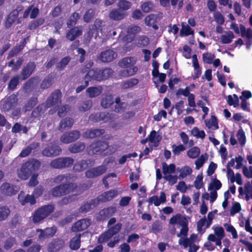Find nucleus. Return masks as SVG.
Listing matches in <instances>:
<instances>
[{"mask_svg": "<svg viewBox=\"0 0 252 252\" xmlns=\"http://www.w3.org/2000/svg\"><path fill=\"white\" fill-rule=\"evenodd\" d=\"M240 195H245L247 201L252 199V182H247L244 185V189L241 187L238 189Z\"/></svg>", "mask_w": 252, "mask_h": 252, "instance_id": "obj_8", "label": "nucleus"}, {"mask_svg": "<svg viewBox=\"0 0 252 252\" xmlns=\"http://www.w3.org/2000/svg\"><path fill=\"white\" fill-rule=\"evenodd\" d=\"M116 211L115 207H111L104 209L100 212V215H103L105 217H109L113 215Z\"/></svg>", "mask_w": 252, "mask_h": 252, "instance_id": "obj_54", "label": "nucleus"}, {"mask_svg": "<svg viewBox=\"0 0 252 252\" xmlns=\"http://www.w3.org/2000/svg\"><path fill=\"white\" fill-rule=\"evenodd\" d=\"M120 99L119 98L116 99V107L115 111L117 112H120L123 111L126 108L127 105L125 103H120Z\"/></svg>", "mask_w": 252, "mask_h": 252, "instance_id": "obj_56", "label": "nucleus"}, {"mask_svg": "<svg viewBox=\"0 0 252 252\" xmlns=\"http://www.w3.org/2000/svg\"><path fill=\"white\" fill-rule=\"evenodd\" d=\"M35 65L34 63H29L26 67L23 68L22 75L23 79H25L29 77L32 73L35 68Z\"/></svg>", "mask_w": 252, "mask_h": 252, "instance_id": "obj_32", "label": "nucleus"}, {"mask_svg": "<svg viewBox=\"0 0 252 252\" xmlns=\"http://www.w3.org/2000/svg\"><path fill=\"white\" fill-rule=\"evenodd\" d=\"M227 103L229 105H232L234 107L238 106L239 99L238 96L234 94L233 95H229L227 96Z\"/></svg>", "mask_w": 252, "mask_h": 252, "instance_id": "obj_44", "label": "nucleus"}, {"mask_svg": "<svg viewBox=\"0 0 252 252\" xmlns=\"http://www.w3.org/2000/svg\"><path fill=\"white\" fill-rule=\"evenodd\" d=\"M113 236L110 234V232L107 230L105 232L102 234L98 238V241L100 243H104L108 241Z\"/></svg>", "mask_w": 252, "mask_h": 252, "instance_id": "obj_59", "label": "nucleus"}, {"mask_svg": "<svg viewBox=\"0 0 252 252\" xmlns=\"http://www.w3.org/2000/svg\"><path fill=\"white\" fill-rule=\"evenodd\" d=\"M136 63V60L134 57H126L122 59L119 63L120 66L127 68L121 71V75L124 77L132 76L135 74L138 68L134 64Z\"/></svg>", "mask_w": 252, "mask_h": 252, "instance_id": "obj_3", "label": "nucleus"}, {"mask_svg": "<svg viewBox=\"0 0 252 252\" xmlns=\"http://www.w3.org/2000/svg\"><path fill=\"white\" fill-rule=\"evenodd\" d=\"M126 15V12H120L117 9L112 10L109 14L110 18L115 20H121Z\"/></svg>", "mask_w": 252, "mask_h": 252, "instance_id": "obj_33", "label": "nucleus"}, {"mask_svg": "<svg viewBox=\"0 0 252 252\" xmlns=\"http://www.w3.org/2000/svg\"><path fill=\"white\" fill-rule=\"evenodd\" d=\"M141 31V28L138 26H131L127 29V34L126 36V40L128 42L132 41L136 33Z\"/></svg>", "mask_w": 252, "mask_h": 252, "instance_id": "obj_19", "label": "nucleus"}, {"mask_svg": "<svg viewBox=\"0 0 252 252\" xmlns=\"http://www.w3.org/2000/svg\"><path fill=\"white\" fill-rule=\"evenodd\" d=\"M236 137L241 146H244L246 143V138L245 132L242 129H240L238 130L236 134Z\"/></svg>", "mask_w": 252, "mask_h": 252, "instance_id": "obj_45", "label": "nucleus"}, {"mask_svg": "<svg viewBox=\"0 0 252 252\" xmlns=\"http://www.w3.org/2000/svg\"><path fill=\"white\" fill-rule=\"evenodd\" d=\"M80 136V133L78 131H73L68 133L63 134L61 138L63 143L67 144L77 139Z\"/></svg>", "mask_w": 252, "mask_h": 252, "instance_id": "obj_12", "label": "nucleus"}, {"mask_svg": "<svg viewBox=\"0 0 252 252\" xmlns=\"http://www.w3.org/2000/svg\"><path fill=\"white\" fill-rule=\"evenodd\" d=\"M18 15V13L17 11H13L9 14L5 22V26L7 28L11 27L12 24L16 20Z\"/></svg>", "mask_w": 252, "mask_h": 252, "instance_id": "obj_36", "label": "nucleus"}, {"mask_svg": "<svg viewBox=\"0 0 252 252\" xmlns=\"http://www.w3.org/2000/svg\"><path fill=\"white\" fill-rule=\"evenodd\" d=\"M113 103V99L111 95H106L103 98L101 104L104 108L109 107Z\"/></svg>", "mask_w": 252, "mask_h": 252, "instance_id": "obj_52", "label": "nucleus"}, {"mask_svg": "<svg viewBox=\"0 0 252 252\" xmlns=\"http://www.w3.org/2000/svg\"><path fill=\"white\" fill-rule=\"evenodd\" d=\"M73 124V120L72 119H65L63 120L60 125V129H64L66 128L70 127Z\"/></svg>", "mask_w": 252, "mask_h": 252, "instance_id": "obj_48", "label": "nucleus"}, {"mask_svg": "<svg viewBox=\"0 0 252 252\" xmlns=\"http://www.w3.org/2000/svg\"><path fill=\"white\" fill-rule=\"evenodd\" d=\"M219 152L223 162L225 161L228 156V152L225 147L223 145H221L219 150Z\"/></svg>", "mask_w": 252, "mask_h": 252, "instance_id": "obj_63", "label": "nucleus"}, {"mask_svg": "<svg viewBox=\"0 0 252 252\" xmlns=\"http://www.w3.org/2000/svg\"><path fill=\"white\" fill-rule=\"evenodd\" d=\"M158 19V16L153 14L148 15L145 19V24L149 27H152L155 30H158V27L155 24Z\"/></svg>", "mask_w": 252, "mask_h": 252, "instance_id": "obj_25", "label": "nucleus"}, {"mask_svg": "<svg viewBox=\"0 0 252 252\" xmlns=\"http://www.w3.org/2000/svg\"><path fill=\"white\" fill-rule=\"evenodd\" d=\"M87 166V162L85 160H82L74 165V169L75 171H80L86 169Z\"/></svg>", "mask_w": 252, "mask_h": 252, "instance_id": "obj_60", "label": "nucleus"}, {"mask_svg": "<svg viewBox=\"0 0 252 252\" xmlns=\"http://www.w3.org/2000/svg\"><path fill=\"white\" fill-rule=\"evenodd\" d=\"M108 147L106 143L104 142H99L96 144H93L90 146V150L93 153H96L98 152L104 151Z\"/></svg>", "mask_w": 252, "mask_h": 252, "instance_id": "obj_23", "label": "nucleus"}, {"mask_svg": "<svg viewBox=\"0 0 252 252\" xmlns=\"http://www.w3.org/2000/svg\"><path fill=\"white\" fill-rule=\"evenodd\" d=\"M205 124L208 128L212 130H216L218 129V123L216 117L212 115L209 120H205Z\"/></svg>", "mask_w": 252, "mask_h": 252, "instance_id": "obj_27", "label": "nucleus"}, {"mask_svg": "<svg viewBox=\"0 0 252 252\" xmlns=\"http://www.w3.org/2000/svg\"><path fill=\"white\" fill-rule=\"evenodd\" d=\"M131 3L126 0H120L118 3V7L120 9L126 10L130 8Z\"/></svg>", "mask_w": 252, "mask_h": 252, "instance_id": "obj_62", "label": "nucleus"}, {"mask_svg": "<svg viewBox=\"0 0 252 252\" xmlns=\"http://www.w3.org/2000/svg\"><path fill=\"white\" fill-rule=\"evenodd\" d=\"M61 93L59 91H56L55 93L53 94L51 96V98L49 99L48 103L50 102L51 106L58 105L59 103H60V97Z\"/></svg>", "mask_w": 252, "mask_h": 252, "instance_id": "obj_39", "label": "nucleus"}, {"mask_svg": "<svg viewBox=\"0 0 252 252\" xmlns=\"http://www.w3.org/2000/svg\"><path fill=\"white\" fill-rule=\"evenodd\" d=\"M206 224L207 219L205 217L200 219L197 224V231L201 234L204 233L206 229Z\"/></svg>", "mask_w": 252, "mask_h": 252, "instance_id": "obj_42", "label": "nucleus"}, {"mask_svg": "<svg viewBox=\"0 0 252 252\" xmlns=\"http://www.w3.org/2000/svg\"><path fill=\"white\" fill-rule=\"evenodd\" d=\"M63 244L61 240H54L49 244L48 250L49 252H57L63 247Z\"/></svg>", "mask_w": 252, "mask_h": 252, "instance_id": "obj_21", "label": "nucleus"}, {"mask_svg": "<svg viewBox=\"0 0 252 252\" xmlns=\"http://www.w3.org/2000/svg\"><path fill=\"white\" fill-rule=\"evenodd\" d=\"M18 190V187L10 185L8 183H3L0 187L1 192L7 196H11L15 194Z\"/></svg>", "mask_w": 252, "mask_h": 252, "instance_id": "obj_11", "label": "nucleus"}, {"mask_svg": "<svg viewBox=\"0 0 252 252\" xmlns=\"http://www.w3.org/2000/svg\"><path fill=\"white\" fill-rule=\"evenodd\" d=\"M89 96L94 97L98 95L101 93L100 87H90L86 91Z\"/></svg>", "mask_w": 252, "mask_h": 252, "instance_id": "obj_40", "label": "nucleus"}, {"mask_svg": "<svg viewBox=\"0 0 252 252\" xmlns=\"http://www.w3.org/2000/svg\"><path fill=\"white\" fill-rule=\"evenodd\" d=\"M74 187L73 184L60 185L54 188L52 190V194L54 196H59L70 192Z\"/></svg>", "mask_w": 252, "mask_h": 252, "instance_id": "obj_7", "label": "nucleus"}, {"mask_svg": "<svg viewBox=\"0 0 252 252\" xmlns=\"http://www.w3.org/2000/svg\"><path fill=\"white\" fill-rule=\"evenodd\" d=\"M82 30L78 27L71 29L67 33L66 37L71 41L73 40L76 37L82 34Z\"/></svg>", "mask_w": 252, "mask_h": 252, "instance_id": "obj_30", "label": "nucleus"}, {"mask_svg": "<svg viewBox=\"0 0 252 252\" xmlns=\"http://www.w3.org/2000/svg\"><path fill=\"white\" fill-rule=\"evenodd\" d=\"M103 129H92L87 130L83 134V136L85 138H93L96 136L102 135L104 133Z\"/></svg>", "mask_w": 252, "mask_h": 252, "instance_id": "obj_29", "label": "nucleus"}, {"mask_svg": "<svg viewBox=\"0 0 252 252\" xmlns=\"http://www.w3.org/2000/svg\"><path fill=\"white\" fill-rule=\"evenodd\" d=\"M202 56L203 62L208 64L212 63L213 60L215 58V55L210 53H204Z\"/></svg>", "mask_w": 252, "mask_h": 252, "instance_id": "obj_57", "label": "nucleus"}, {"mask_svg": "<svg viewBox=\"0 0 252 252\" xmlns=\"http://www.w3.org/2000/svg\"><path fill=\"white\" fill-rule=\"evenodd\" d=\"M118 194L117 191L114 190L105 192L98 197V200L102 202L110 200Z\"/></svg>", "mask_w": 252, "mask_h": 252, "instance_id": "obj_22", "label": "nucleus"}, {"mask_svg": "<svg viewBox=\"0 0 252 252\" xmlns=\"http://www.w3.org/2000/svg\"><path fill=\"white\" fill-rule=\"evenodd\" d=\"M162 170L164 176L170 175L175 170V165L174 164L167 165L166 163L162 164Z\"/></svg>", "mask_w": 252, "mask_h": 252, "instance_id": "obj_38", "label": "nucleus"}, {"mask_svg": "<svg viewBox=\"0 0 252 252\" xmlns=\"http://www.w3.org/2000/svg\"><path fill=\"white\" fill-rule=\"evenodd\" d=\"M200 149L196 146H194L187 151V156L189 158L194 159L197 158L200 155Z\"/></svg>", "mask_w": 252, "mask_h": 252, "instance_id": "obj_37", "label": "nucleus"}, {"mask_svg": "<svg viewBox=\"0 0 252 252\" xmlns=\"http://www.w3.org/2000/svg\"><path fill=\"white\" fill-rule=\"evenodd\" d=\"M214 234H210L208 236V240L213 241L216 246H221V240L225 236L223 228L219 225H214L212 227Z\"/></svg>", "mask_w": 252, "mask_h": 252, "instance_id": "obj_4", "label": "nucleus"}, {"mask_svg": "<svg viewBox=\"0 0 252 252\" xmlns=\"http://www.w3.org/2000/svg\"><path fill=\"white\" fill-rule=\"evenodd\" d=\"M40 166V162L36 159L30 160L23 164L17 170L18 176L22 180H27L32 171L37 170Z\"/></svg>", "mask_w": 252, "mask_h": 252, "instance_id": "obj_2", "label": "nucleus"}, {"mask_svg": "<svg viewBox=\"0 0 252 252\" xmlns=\"http://www.w3.org/2000/svg\"><path fill=\"white\" fill-rule=\"evenodd\" d=\"M154 7V5L151 2H145L141 6V8L143 11L146 13H148L152 11Z\"/></svg>", "mask_w": 252, "mask_h": 252, "instance_id": "obj_58", "label": "nucleus"}, {"mask_svg": "<svg viewBox=\"0 0 252 252\" xmlns=\"http://www.w3.org/2000/svg\"><path fill=\"white\" fill-rule=\"evenodd\" d=\"M234 35L230 31H226L220 37V41L222 44H229L234 38Z\"/></svg>", "mask_w": 252, "mask_h": 252, "instance_id": "obj_26", "label": "nucleus"}, {"mask_svg": "<svg viewBox=\"0 0 252 252\" xmlns=\"http://www.w3.org/2000/svg\"><path fill=\"white\" fill-rule=\"evenodd\" d=\"M221 187V183L220 182L216 179H214L212 180L211 183L210 184L208 189L209 190H217L220 189Z\"/></svg>", "mask_w": 252, "mask_h": 252, "instance_id": "obj_53", "label": "nucleus"}, {"mask_svg": "<svg viewBox=\"0 0 252 252\" xmlns=\"http://www.w3.org/2000/svg\"><path fill=\"white\" fill-rule=\"evenodd\" d=\"M240 31L242 36H245L248 38L252 37V30L250 28L246 29L243 25H241Z\"/></svg>", "mask_w": 252, "mask_h": 252, "instance_id": "obj_55", "label": "nucleus"}, {"mask_svg": "<svg viewBox=\"0 0 252 252\" xmlns=\"http://www.w3.org/2000/svg\"><path fill=\"white\" fill-rule=\"evenodd\" d=\"M191 133L193 136L197 138L201 139H203L206 135L205 132L203 130H199V129L196 127H194L191 130Z\"/></svg>", "mask_w": 252, "mask_h": 252, "instance_id": "obj_49", "label": "nucleus"}, {"mask_svg": "<svg viewBox=\"0 0 252 252\" xmlns=\"http://www.w3.org/2000/svg\"><path fill=\"white\" fill-rule=\"evenodd\" d=\"M85 148V145L82 143H77L73 145L70 146L69 147V151L72 153H78Z\"/></svg>", "mask_w": 252, "mask_h": 252, "instance_id": "obj_50", "label": "nucleus"}, {"mask_svg": "<svg viewBox=\"0 0 252 252\" xmlns=\"http://www.w3.org/2000/svg\"><path fill=\"white\" fill-rule=\"evenodd\" d=\"M162 137L155 130H152L148 136V140L154 146L157 147L161 140Z\"/></svg>", "mask_w": 252, "mask_h": 252, "instance_id": "obj_24", "label": "nucleus"}, {"mask_svg": "<svg viewBox=\"0 0 252 252\" xmlns=\"http://www.w3.org/2000/svg\"><path fill=\"white\" fill-rule=\"evenodd\" d=\"M102 24V22L100 20H96L94 24V25L92 27V29H90L88 34L89 36L94 34V36L96 38L97 36H99L98 34V31L100 30V32L102 31V29H101V25Z\"/></svg>", "mask_w": 252, "mask_h": 252, "instance_id": "obj_20", "label": "nucleus"}, {"mask_svg": "<svg viewBox=\"0 0 252 252\" xmlns=\"http://www.w3.org/2000/svg\"><path fill=\"white\" fill-rule=\"evenodd\" d=\"M91 224L90 220L82 219L77 221L72 227L73 231H79L86 229Z\"/></svg>", "mask_w": 252, "mask_h": 252, "instance_id": "obj_14", "label": "nucleus"}, {"mask_svg": "<svg viewBox=\"0 0 252 252\" xmlns=\"http://www.w3.org/2000/svg\"><path fill=\"white\" fill-rule=\"evenodd\" d=\"M89 238V234L83 233L82 235H76L73 237L70 241L69 247L72 250H77L80 246L81 237Z\"/></svg>", "mask_w": 252, "mask_h": 252, "instance_id": "obj_18", "label": "nucleus"}, {"mask_svg": "<svg viewBox=\"0 0 252 252\" xmlns=\"http://www.w3.org/2000/svg\"><path fill=\"white\" fill-rule=\"evenodd\" d=\"M189 221L187 218L181 214L173 216L169 220L168 230L172 235L176 233V229L181 227L177 237L187 236L189 231Z\"/></svg>", "mask_w": 252, "mask_h": 252, "instance_id": "obj_1", "label": "nucleus"}, {"mask_svg": "<svg viewBox=\"0 0 252 252\" xmlns=\"http://www.w3.org/2000/svg\"><path fill=\"white\" fill-rule=\"evenodd\" d=\"M38 233V238L40 239H46L53 236L56 232V229L55 227L47 228L45 230L37 229Z\"/></svg>", "mask_w": 252, "mask_h": 252, "instance_id": "obj_15", "label": "nucleus"}, {"mask_svg": "<svg viewBox=\"0 0 252 252\" xmlns=\"http://www.w3.org/2000/svg\"><path fill=\"white\" fill-rule=\"evenodd\" d=\"M186 236L179 237L180 239L178 243L180 245H182L184 248H187L189 246L194 245V243L199 241L198 235L195 234H192L189 238H186Z\"/></svg>", "mask_w": 252, "mask_h": 252, "instance_id": "obj_6", "label": "nucleus"}, {"mask_svg": "<svg viewBox=\"0 0 252 252\" xmlns=\"http://www.w3.org/2000/svg\"><path fill=\"white\" fill-rule=\"evenodd\" d=\"M54 210L52 205L45 206L38 209L34 214L32 220L35 223L42 220L50 214Z\"/></svg>", "mask_w": 252, "mask_h": 252, "instance_id": "obj_5", "label": "nucleus"}, {"mask_svg": "<svg viewBox=\"0 0 252 252\" xmlns=\"http://www.w3.org/2000/svg\"><path fill=\"white\" fill-rule=\"evenodd\" d=\"M192 65L194 69V78H198L201 74V70L200 68L196 55L192 56Z\"/></svg>", "mask_w": 252, "mask_h": 252, "instance_id": "obj_31", "label": "nucleus"}, {"mask_svg": "<svg viewBox=\"0 0 252 252\" xmlns=\"http://www.w3.org/2000/svg\"><path fill=\"white\" fill-rule=\"evenodd\" d=\"M182 29L180 31V36H188L189 35H193V31L191 30L190 27L185 23H182Z\"/></svg>", "mask_w": 252, "mask_h": 252, "instance_id": "obj_35", "label": "nucleus"}, {"mask_svg": "<svg viewBox=\"0 0 252 252\" xmlns=\"http://www.w3.org/2000/svg\"><path fill=\"white\" fill-rule=\"evenodd\" d=\"M203 176L201 174H199L194 182V186L196 189H200L203 187Z\"/></svg>", "mask_w": 252, "mask_h": 252, "instance_id": "obj_64", "label": "nucleus"}, {"mask_svg": "<svg viewBox=\"0 0 252 252\" xmlns=\"http://www.w3.org/2000/svg\"><path fill=\"white\" fill-rule=\"evenodd\" d=\"M44 22L43 18H40L35 20L31 21L29 25V28L30 30L36 29L38 26L42 25Z\"/></svg>", "mask_w": 252, "mask_h": 252, "instance_id": "obj_51", "label": "nucleus"}, {"mask_svg": "<svg viewBox=\"0 0 252 252\" xmlns=\"http://www.w3.org/2000/svg\"><path fill=\"white\" fill-rule=\"evenodd\" d=\"M63 158H58L53 160L50 163V166L55 168H60L63 167Z\"/></svg>", "mask_w": 252, "mask_h": 252, "instance_id": "obj_61", "label": "nucleus"}, {"mask_svg": "<svg viewBox=\"0 0 252 252\" xmlns=\"http://www.w3.org/2000/svg\"><path fill=\"white\" fill-rule=\"evenodd\" d=\"M178 172H179V177L180 179H184L190 175L192 172V170L189 166H184L179 169Z\"/></svg>", "mask_w": 252, "mask_h": 252, "instance_id": "obj_34", "label": "nucleus"}, {"mask_svg": "<svg viewBox=\"0 0 252 252\" xmlns=\"http://www.w3.org/2000/svg\"><path fill=\"white\" fill-rule=\"evenodd\" d=\"M117 56V54L116 52L109 49L101 53L100 59L103 62H110L115 59Z\"/></svg>", "mask_w": 252, "mask_h": 252, "instance_id": "obj_16", "label": "nucleus"}, {"mask_svg": "<svg viewBox=\"0 0 252 252\" xmlns=\"http://www.w3.org/2000/svg\"><path fill=\"white\" fill-rule=\"evenodd\" d=\"M106 170L104 165L99 166L88 170L86 172V175L88 178H94L103 174Z\"/></svg>", "mask_w": 252, "mask_h": 252, "instance_id": "obj_9", "label": "nucleus"}, {"mask_svg": "<svg viewBox=\"0 0 252 252\" xmlns=\"http://www.w3.org/2000/svg\"><path fill=\"white\" fill-rule=\"evenodd\" d=\"M100 72H101L102 76H95V78L96 80L100 81L103 79H106L109 77L113 73V71L110 68H105L103 69L102 71H100Z\"/></svg>", "mask_w": 252, "mask_h": 252, "instance_id": "obj_43", "label": "nucleus"}, {"mask_svg": "<svg viewBox=\"0 0 252 252\" xmlns=\"http://www.w3.org/2000/svg\"><path fill=\"white\" fill-rule=\"evenodd\" d=\"M227 232L231 234L233 239H237L238 237L237 232L235 228L231 224L225 223L223 225Z\"/></svg>", "mask_w": 252, "mask_h": 252, "instance_id": "obj_47", "label": "nucleus"}, {"mask_svg": "<svg viewBox=\"0 0 252 252\" xmlns=\"http://www.w3.org/2000/svg\"><path fill=\"white\" fill-rule=\"evenodd\" d=\"M18 199L22 205H25L28 203L31 205H33L35 203V199L33 195L29 194L25 195L23 191H21L19 194Z\"/></svg>", "mask_w": 252, "mask_h": 252, "instance_id": "obj_17", "label": "nucleus"}, {"mask_svg": "<svg viewBox=\"0 0 252 252\" xmlns=\"http://www.w3.org/2000/svg\"><path fill=\"white\" fill-rule=\"evenodd\" d=\"M208 155L206 154L201 155L195 161V168L198 170L201 167L208 159Z\"/></svg>", "mask_w": 252, "mask_h": 252, "instance_id": "obj_41", "label": "nucleus"}, {"mask_svg": "<svg viewBox=\"0 0 252 252\" xmlns=\"http://www.w3.org/2000/svg\"><path fill=\"white\" fill-rule=\"evenodd\" d=\"M61 150L57 145L52 144L43 151V154L46 157L57 156L60 155Z\"/></svg>", "mask_w": 252, "mask_h": 252, "instance_id": "obj_10", "label": "nucleus"}, {"mask_svg": "<svg viewBox=\"0 0 252 252\" xmlns=\"http://www.w3.org/2000/svg\"><path fill=\"white\" fill-rule=\"evenodd\" d=\"M10 211L8 207H0V221L6 220L9 216Z\"/></svg>", "mask_w": 252, "mask_h": 252, "instance_id": "obj_46", "label": "nucleus"}, {"mask_svg": "<svg viewBox=\"0 0 252 252\" xmlns=\"http://www.w3.org/2000/svg\"><path fill=\"white\" fill-rule=\"evenodd\" d=\"M195 85L193 84H192L185 89L180 88L177 91L176 95L178 96L183 95L184 96L188 97L191 94H190V92L193 89Z\"/></svg>", "mask_w": 252, "mask_h": 252, "instance_id": "obj_28", "label": "nucleus"}, {"mask_svg": "<svg viewBox=\"0 0 252 252\" xmlns=\"http://www.w3.org/2000/svg\"><path fill=\"white\" fill-rule=\"evenodd\" d=\"M166 198L164 192H161L159 197L157 195H154L149 198L147 201L151 204H154L156 206H158L160 204L166 202Z\"/></svg>", "mask_w": 252, "mask_h": 252, "instance_id": "obj_13", "label": "nucleus"}]
</instances>
